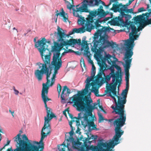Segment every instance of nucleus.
Here are the masks:
<instances>
[{
	"label": "nucleus",
	"instance_id": "nucleus-1",
	"mask_svg": "<svg viewBox=\"0 0 151 151\" xmlns=\"http://www.w3.org/2000/svg\"><path fill=\"white\" fill-rule=\"evenodd\" d=\"M99 65L100 70L96 76L95 81L90 83L91 81L93 80L94 77L91 75V77H88L86 81V84L85 88L82 91L78 92V96L75 95L72 96V101L74 105L76 106L77 110L79 111L86 110L90 114H91L93 110L95 108V106L97 104L96 103H94L93 106L92 105L91 103L92 102V100H90L87 97H83V96L88 93V89L91 86H95L96 85H99V78L102 77L103 74L105 76L104 71L108 69L107 65L104 61H102V63H100Z\"/></svg>",
	"mask_w": 151,
	"mask_h": 151
},
{
	"label": "nucleus",
	"instance_id": "nucleus-2",
	"mask_svg": "<svg viewBox=\"0 0 151 151\" xmlns=\"http://www.w3.org/2000/svg\"><path fill=\"white\" fill-rule=\"evenodd\" d=\"M126 121L119 117L114 120L113 124L115 127V134L111 141L109 143L100 142L98 145L97 151H105L107 148L109 147L113 148L115 145L120 143L119 138L124 133V131L121 128L125 124Z\"/></svg>",
	"mask_w": 151,
	"mask_h": 151
},
{
	"label": "nucleus",
	"instance_id": "nucleus-3",
	"mask_svg": "<svg viewBox=\"0 0 151 151\" xmlns=\"http://www.w3.org/2000/svg\"><path fill=\"white\" fill-rule=\"evenodd\" d=\"M47 113L46 116L44 117V123L42 128L41 133V137L40 141L37 142L35 141H30L31 147H35L38 149V150L43 151L44 148V144L43 141L45 137H47V135L50 133L51 127L50 124V122L53 118L56 117L55 115L52 112L51 109L46 105H45Z\"/></svg>",
	"mask_w": 151,
	"mask_h": 151
},
{
	"label": "nucleus",
	"instance_id": "nucleus-4",
	"mask_svg": "<svg viewBox=\"0 0 151 151\" xmlns=\"http://www.w3.org/2000/svg\"><path fill=\"white\" fill-rule=\"evenodd\" d=\"M129 88V82H126L125 89L123 90L121 94V96L116 95L111 96L114 99L115 105L112 106L111 107L113 109V113L119 116V117L126 120V114L124 110V104L127 102V97Z\"/></svg>",
	"mask_w": 151,
	"mask_h": 151
},
{
	"label": "nucleus",
	"instance_id": "nucleus-5",
	"mask_svg": "<svg viewBox=\"0 0 151 151\" xmlns=\"http://www.w3.org/2000/svg\"><path fill=\"white\" fill-rule=\"evenodd\" d=\"M44 63H42L40 62L37 63V65L39 66V69L41 68L40 70L39 69L35 70V75L36 77L39 81L42 80L43 74L46 75L47 82L46 84L48 85L50 83V81L49 79L50 76L52 73V67L50 63V55H46L45 56V58H42Z\"/></svg>",
	"mask_w": 151,
	"mask_h": 151
},
{
	"label": "nucleus",
	"instance_id": "nucleus-6",
	"mask_svg": "<svg viewBox=\"0 0 151 151\" xmlns=\"http://www.w3.org/2000/svg\"><path fill=\"white\" fill-rule=\"evenodd\" d=\"M81 3L82 5L81 6H79V5H78L76 6V9H73L74 16L81 18L82 17V16L80 15L78 12L89 13V14L87 19L90 20L94 21L93 18L97 15V11H91L88 9L89 7H93L95 6L93 3V1L84 0Z\"/></svg>",
	"mask_w": 151,
	"mask_h": 151
},
{
	"label": "nucleus",
	"instance_id": "nucleus-7",
	"mask_svg": "<svg viewBox=\"0 0 151 151\" xmlns=\"http://www.w3.org/2000/svg\"><path fill=\"white\" fill-rule=\"evenodd\" d=\"M62 44L58 43H55L54 46L52 47L51 51L53 52V60L51 62L52 65L55 67V68L59 69L61 67L62 61L61 60L62 56L65 55L66 53L74 52L71 49L66 50L64 48L65 51L62 53L60 56V51L63 47L61 46Z\"/></svg>",
	"mask_w": 151,
	"mask_h": 151
},
{
	"label": "nucleus",
	"instance_id": "nucleus-8",
	"mask_svg": "<svg viewBox=\"0 0 151 151\" xmlns=\"http://www.w3.org/2000/svg\"><path fill=\"white\" fill-rule=\"evenodd\" d=\"M103 75H104V74ZM118 75V73L116 74V76H115L114 75L111 76L109 73V75H107L106 76L105 75L104 76L106 81H110L111 77L112 78V83L109 84L108 86H106V90L105 91L106 93H109L108 95L109 96H112L111 93H112L113 96L116 95L117 85L118 84V88H119L122 83V78H120V79L119 78Z\"/></svg>",
	"mask_w": 151,
	"mask_h": 151
},
{
	"label": "nucleus",
	"instance_id": "nucleus-9",
	"mask_svg": "<svg viewBox=\"0 0 151 151\" xmlns=\"http://www.w3.org/2000/svg\"><path fill=\"white\" fill-rule=\"evenodd\" d=\"M22 131L20 130L19 133L17 134L13 139L15 142L16 143L15 146V149H18L24 148L31 147V145L30 144L31 140H29L27 136L25 134L22 135V138L21 134Z\"/></svg>",
	"mask_w": 151,
	"mask_h": 151
},
{
	"label": "nucleus",
	"instance_id": "nucleus-10",
	"mask_svg": "<svg viewBox=\"0 0 151 151\" xmlns=\"http://www.w3.org/2000/svg\"><path fill=\"white\" fill-rule=\"evenodd\" d=\"M57 31V33L55 32L54 35L55 36L57 34H58L59 37V41L61 42L60 43L62 44V45H61L62 47L65 46L66 48L67 49L68 47L66 46L74 45L77 43V40L75 39H70L68 40L65 41L63 38H66L67 36L68 37L69 36L68 35H66L65 33L63 32V29L60 28L59 26L58 27Z\"/></svg>",
	"mask_w": 151,
	"mask_h": 151
},
{
	"label": "nucleus",
	"instance_id": "nucleus-11",
	"mask_svg": "<svg viewBox=\"0 0 151 151\" xmlns=\"http://www.w3.org/2000/svg\"><path fill=\"white\" fill-rule=\"evenodd\" d=\"M134 42H132L126 41L124 44L125 47L124 50L125 51L124 60L125 62V64L126 65L127 63H130L129 66L132 60V57L133 54V48L134 46Z\"/></svg>",
	"mask_w": 151,
	"mask_h": 151
},
{
	"label": "nucleus",
	"instance_id": "nucleus-12",
	"mask_svg": "<svg viewBox=\"0 0 151 151\" xmlns=\"http://www.w3.org/2000/svg\"><path fill=\"white\" fill-rule=\"evenodd\" d=\"M56 75L55 73H53L51 78V83L50 84H46V83H43L42 88V91L41 97L45 105L47 106V102L51 100L47 96V94L48 92V89L50 86H52L54 83Z\"/></svg>",
	"mask_w": 151,
	"mask_h": 151
},
{
	"label": "nucleus",
	"instance_id": "nucleus-13",
	"mask_svg": "<svg viewBox=\"0 0 151 151\" xmlns=\"http://www.w3.org/2000/svg\"><path fill=\"white\" fill-rule=\"evenodd\" d=\"M34 42L35 43V47L37 48L40 52L42 58H43L44 55L43 53L45 52L47 50L48 51L49 53L50 54V52L47 48L48 46L46 47V43L47 42L45 38H42L41 40H38L37 42L36 41V38H34Z\"/></svg>",
	"mask_w": 151,
	"mask_h": 151
},
{
	"label": "nucleus",
	"instance_id": "nucleus-14",
	"mask_svg": "<svg viewBox=\"0 0 151 151\" xmlns=\"http://www.w3.org/2000/svg\"><path fill=\"white\" fill-rule=\"evenodd\" d=\"M129 27L131 29L132 32L129 33V39L127 40L126 41L134 42V40H136L138 37V36L136 34L139 30L137 29L134 24H130Z\"/></svg>",
	"mask_w": 151,
	"mask_h": 151
},
{
	"label": "nucleus",
	"instance_id": "nucleus-15",
	"mask_svg": "<svg viewBox=\"0 0 151 151\" xmlns=\"http://www.w3.org/2000/svg\"><path fill=\"white\" fill-rule=\"evenodd\" d=\"M86 111V112L88 114V115H86L85 116V120L86 122V124L88 126V130L91 131V130H94L96 129V125L94 124L93 122V118L92 116V112L91 114H89L86 110L83 111Z\"/></svg>",
	"mask_w": 151,
	"mask_h": 151
},
{
	"label": "nucleus",
	"instance_id": "nucleus-16",
	"mask_svg": "<svg viewBox=\"0 0 151 151\" xmlns=\"http://www.w3.org/2000/svg\"><path fill=\"white\" fill-rule=\"evenodd\" d=\"M88 115V114L84 113L83 112H81L78 114V116L77 117H74L75 119H76L75 122H76V125H80V121L81 120L82 125H83L85 127H86L87 126V124H84V122H86L85 119V116H86V115Z\"/></svg>",
	"mask_w": 151,
	"mask_h": 151
},
{
	"label": "nucleus",
	"instance_id": "nucleus-17",
	"mask_svg": "<svg viewBox=\"0 0 151 151\" xmlns=\"http://www.w3.org/2000/svg\"><path fill=\"white\" fill-rule=\"evenodd\" d=\"M134 0H129L128 3H127L126 5H123L122 4L120 3L118 4H113V6L111 9L113 10L114 12H116L119 11V10H122L124 9V7H127V6L130 4L132 3V1Z\"/></svg>",
	"mask_w": 151,
	"mask_h": 151
},
{
	"label": "nucleus",
	"instance_id": "nucleus-18",
	"mask_svg": "<svg viewBox=\"0 0 151 151\" xmlns=\"http://www.w3.org/2000/svg\"><path fill=\"white\" fill-rule=\"evenodd\" d=\"M145 16L146 15L145 14H143L142 15L137 16L134 18V20L136 23V24H139L140 25V27L139 28L140 30H142L144 27L143 25H144V22L145 19Z\"/></svg>",
	"mask_w": 151,
	"mask_h": 151
},
{
	"label": "nucleus",
	"instance_id": "nucleus-19",
	"mask_svg": "<svg viewBox=\"0 0 151 151\" xmlns=\"http://www.w3.org/2000/svg\"><path fill=\"white\" fill-rule=\"evenodd\" d=\"M111 29V30H114L113 28H111L110 27H103L101 28L97 29V32L95 33L94 35V38L95 39L98 38L101 35L102 32H109Z\"/></svg>",
	"mask_w": 151,
	"mask_h": 151
},
{
	"label": "nucleus",
	"instance_id": "nucleus-20",
	"mask_svg": "<svg viewBox=\"0 0 151 151\" xmlns=\"http://www.w3.org/2000/svg\"><path fill=\"white\" fill-rule=\"evenodd\" d=\"M117 60V59L115 57H112V56L109 55H108L105 56L104 58L103 59L101 60V63H99L98 64H99L101 63V64L102 61H104L106 63L105 61L106 60L108 61V63L112 65V62L113 61H115Z\"/></svg>",
	"mask_w": 151,
	"mask_h": 151
},
{
	"label": "nucleus",
	"instance_id": "nucleus-21",
	"mask_svg": "<svg viewBox=\"0 0 151 151\" xmlns=\"http://www.w3.org/2000/svg\"><path fill=\"white\" fill-rule=\"evenodd\" d=\"M130 63V62H127L126 65H124V68L125 75V79L126 82H129V81L130 75L129 73V70L131 66H129Z\"/></svg>",
	"mask_w": 151,
	"mask_h": 151
},
{
	"label": "nucleus",
	"instance_id": "nucleus-22",
	"mask_svg": "<svg viewBox=\"0 0 151 151\" xmlns=\"http://www.w3.org/2000/svg\"><path fill=\"white\" fill-rule=\"evenodd\" d=\"M94 21L90 20L88 19H87L86 23L85 26H83L82 27H83L85 29V32L86 30L87 31L90 32L91 30V27L92 26L91 23H92Z\"/></svg>",
	"mask_w": 151,
	"mask_h": 151
},
{
	"label": "nucleus",
	"instance_id": "nucleus-23",
	"mask_svg": "<svg viewBox=\"0 0 151 151\" xmlns=\"http://www.w3.org/2000/svg\"><path fill=\"white\" fill-rule=\"evenodd\" d=\"M85 32V29L83 27H81L78 29L74 28L73 29L72 31L69 32L68 36L71 35L75 33H83Z\"/></svg>",
	"mask_w": 151,
	"mask_h": 151
},
{
	"label": "nucleus",
	"instance_id": "nucleus-24",
	"mask_svg": "<svg viewBox=\"0 0 151 151\" xmlns=\"http://www.w3.org/2000/svg\"><path fill=\"white\" fill-rule=\"evenodd\" d=\"M123 17L122 16V17L120 16L116 17L113 19V22L114 24L119 26L120 24L124 23V22L122 19Z\"/></svg>",
	"mask_w": 151,
	"mask_h": 151
},
{
	"label": "nucleus",
	"instance_id": "nucleus-25",
	"mask_svg": "<svg viewBox=\"0 0 151 151\" xmlns=\"http://www.w3.org/2000/svg\"><path fill=\"white\" fill-rule=\"evenodd\" d=\"M118 11L120 13V15L122 16L124 15V13H132L133 12V9H128L127 7H124V9L122 10H120Z\"/></svg>",
	"mask_w": 151,
	"mask_h": 151
},
{
	"label": "nucleus",
	"instance_id": "nucleus-26",
	"mask_svg": "<svg viewBox=\"0 0 151 151\" xmlns=\"http://www.w3.org/2000/svg\"><path fill=\"white\" fill-rule=\"evenodd\" d=\"M114 68V67L111 65V66L109 68V69L111 71V73H110L111 76H112L114 75L115 76H116V74L118 73V78L120 79L121 77V78H122V76L120 74V73H119L118 71H116V73H115Z\"/></svg>",
	"mask_w": 151,
	"mask_h": 151
},
{
	"label": "nucleus",
	"instance_id": "nucleus-27",
	"mask_svg": "<svg viewBox=\"0 0 151 151\" xmlns=\"http://www.w3.org/2000/svg\"><path fill=\"white\" fill-rule=\"evenodd\" d=\"M65 3H68V4L67 5V8L70 10H71L73 7H74L75 6L73 5V0H64Z\"/></svg>",
	"mask_w": 151,
	"mask_h": 151
},
{
	"label": "nucleus",
	"instance_id": "nucleus-28",
	"mask_svg": "<svg viewBox=\"0 0 151 151\" xmlns=\"http://www.w3.org/2000/svg\"><path fill=\"white\" fill-rule=\"evenodd\" d=\"M92 89L91 90V91L92 92L94 93L95 96H104L106 94L105 93V94H104L103 95H100L98 94L99 91H98V88H97L95 86H92ZM108 96H109L108 94L109 93H108Z\"/></svg>",
	"mask_w": 151,
	"mask_h": 151
},
{
	"label": "nucleus",
	"instance_id": "nucleus-29",
	"mask_svg": "<svg viewBox=\"0 0 151 151\" xmlns=\"http://www.w3.org/2000/svg\"><path fill=\"white\" fill-rule=\"evenodd\" d=\"M97 136H95L94 135H92L91 136L89 137H88L85 140V142H84V143H87V142L89 143L90 144L93 141H94L97 138Z\"/></svg>",
	"mask_w": 151,
	"mask_h": 151
},
{
	"label": "nucleus",
	"instance_id": "nucleus-30",
	"mask_svg": "<svg viewBox=\"0 0 151 151\" xmlns=\"http://www.w3.org/2000/svg\"><path fill=\"white\" fill-rule=\"evenodd\" d=\"M69 144L67 143V145H66L65 144L64 142L62 144L60 145V146L58 145V149L59 151H65V147H68V145Z\"/></svg>",
	"mask_w": 151,
	"mask_h": 151
},
{
	"label": "nucleus",
	"instance_id": "nucleus-31",
	"mask_svg": "<svg viewBox=\"0 0 151 151\" xmlns=\"http://www.w3.org/2000/svg\"><path fill=\"white\" fill-rule=\"evenodd\" d=\"M97 15L98 16V17L100 18L104 17L106 14L104 10H99L97 9Z\"/></svg>",
	"mask_w": 151,
	"mask_h": 151
},
{
	"label": "nucleus",
	"instance_id": "nucleus-32",
	"mask_svg": "<svg viewBox=\"0 0 151 151\" xmlns=\"http://www.w3.org/2000/svg\"><path fill=\"white\" fill-rule=\"evenodd\" d=\"M102 22V21H101L99 19L96 20V21L94 22L95 26L96 29H99V28L100 27H103L101 25V23Z\"/></svg>",
	"mask_w": 151,
	"mask_h": 151
},
{
	"label": "nucleus",
	"instance_id": "nucleus-33",
	"mask_svg": "<svg viewBox=\"0 0 151 151\" xmlns=\"http://www.w3.org/2000/svg\"><path fill=\"white\" fill-rule=\"evenodd\" d=\"M114 45H116V43L115 42H112V43H111L108 40H106L105 44L103 45V48L108 47L110 46L112 47Z\"/></svg>",
	"mask_w": 151,
	"mask_h": 151
},
{
	"label": "nucleus",
	"instance_id": "nucleus-34",
	"mask_svg": "<svg viewBox=\"0 0 151 151\" xmlns=\"http://www.w3.org/2000/svg\"><path fill=\"white\" fill-rule=\"evenodd\" d=\"M32 147H28L18 149H15L14 151H32Z\"/></svg>",
	"mask_w": 151,
	"mask_h": 151
},
{
	"label": "nucleus",
	"instance_id": "nucleus-35",
	"mask_svg": "<svg viewBox=\"0 0 151 151\" xmlns=\"http://www.w3.org/2000/svg\"><path fill=\"white\" fill-rule=\"evenodd\" d=\"M105 41H106V40L105 37L103 36H101L99 40L97 41V42L99 43V44L101 45H103L105 44Z\"/></svg>",
	"mask_w": 151,
	"mask_h": 151
},
{
	"label": "nucleus",
	"instance_id": "nucleus-36",
	"mask_svg": "<svg viewBox=\"0 0 151 151\" xmlns=\"http://www.w3.org/2000/svg\"><path fill=\"white\" fill-rule=\"evenodd\" d=\"M66 88H67V86H63L61 95V98L62 100H65V96L64 95H65L66 96L67 95L65 93L64 94V92L66 91Z\"/></svg>",
	"mask_w": 151,
	"mask_h": 151
},
{
	"label": "nucleus",
	"instance_id": "nucleus-37",
	"mask_svg": "<svg viewBox=\"0 0 151 151\" xmlns=\"http://www.w3.org/2000/svg\"><path fill=\"white\" fill-rule=\"evenodd\" d=\"M112 66L114 67L118 70L117 71H118L119 73H120V74L121 75V68L119 66L116 64L115 61H113L112 62Z\"/></svg>",
	"mask_w": 151,
	"mask_h": 151
},
{
	"label": "nucleus",
	"instance_id": "nucleus-38",
	"mask_svg": "<svg viewBox=\"0 0 151 151\" xmlns=\"http://www.w3.org/2000/svg\"><path fill=\"white\" fill-rule=\"evenodd\" d=\"M99 79L100 81L99 83V85H98L101 86V85L106 82V86H108L109 84L108 82L107 81H106L105 78H104L102 77L101 78H99Z\"/></svg>",
	"mask_w": 151,
	"mask_h": 151
},
{
	"label": "nucleus",
	"instance_id": "nucleus-39",
	"mask_svg": "<svg viewBox=\"0 0 151 151\" xmlns=\"http://www.w3.org/2000/svg\"><path fill=\"white\" fill-rule=\"evenodd\" d=\"M98 115L99 116V122H102L103 120H105L104 117H103L102 114L99 112L98 113Z\"/></svg>",
	"mask_w": 151,
	"mask_h": 151
},
{
	"label": "nucleus",
	"instance_id": "nucleus-40",
	"mask_svg": "<svg viewBox=\"0 0 151 151\" xmlns=\"http://www.w3.org/2000/svg\"><path fill=\"white\" fill-rule=\"evenodd\" d=\"M96 71V68L94 66V65H92L91 69V75L93 77H95Z\"/></svg>",
	"mask_w": 151,
	"mask_h": 151
},
{
	"label": "nucleus",
	"instance_id": "nucleus-41",
	"mask_svg": "<svg viewBox=\"0 0 151 151\" xmlns=\"http://www.w3.org/2000/svg\"><path fill=\"white\" fill-rule=\"evenodd\" d=\"M60 16H61L63 17V21L65 22H67V21H68V16L67 14V15L65 14H63V15H60Z\"/></svg>",
	"mask_w": 151,
	"mask_h": 151
},
{
	"label": "nucleus",
	"instance_id": "nucleus-42",
	"mask_svg": "<svg viewBox=\"0 0 151 151\" xmlns=\"http://www.w3.org/2000/svg\"><path fill=\"white\" fill-rule=\"evenodd\" d=\"M151 24V18L149 19H145L144 22V26H146L147 25Z\"/></svg>",
	"mask_w": 151,
	"mask_h": 151
},
{
	"label": "nucleus",
	"instance_id": "nucleus-43",
	"mask_svg": "<svg viewBox=\"0 0 151 151\" xmlns=\"http://www.w3.org/2000/svg\"><path fill=\"white\" fill-rule=\"evenodd\" d=\"M86 50H85L84 51V55L85 56L89 58V55L90 54V51L88 50V48L86 49Z\"/></svg>",
	"mask_w": 151,
	"mask_h": 151
},
{
	"label": "nucleus",
	"instance_id": "nucleus-44",
	"mask_svg": "<svg viewBox=\"0 0 151 151\" xmlns=\"http://www.w3.org/2000/svg\"><path fill=\"white\" fill-rule=\"evenodd\" d=\"M87 41L82 40V45L83 46H86V49L88 48V49H89Z\"/></svg>",
	"mask_w": 151,
	"mask_h": 151
},
{
	"label": "nucleus",
	"instance_id": "nucleus-45",
	"mask_svg": "<svg viewBox=\"0 0 151 151\" xmlns=\"http://www.w3.org/2000/svg\"><path fill=\"white\" fill-rule=\"evenodd\" d=\"M62 89V86L59 83L58 84L57 86V90L58 93V95H59L60 94Z\"/></svg>",
	"mask_w": 151,
	"mask_h": 151
},
{
	"label": "nucleus",
	"instance_id": "nucleus-46",
	"mask_svg": "<svg viewBox=\"0 0 151 151\" xmlns=\"http://www.w3.org/2000/svg\"><path fill=\"white\" fill-rule=\"evenodd\" d=\"M122 17H125L126 19V20L127 21L128 19H129L131 18V16L130 15H129L128 14H125L124 13V15L123 16H122Z\"/></svg>",
	"mask_w": 151,
	"mask_h": 151
},
{
	"label": "nucleus",
	"instance_id": "nucleus-47",
	"mask_svg": "<svg viewBox=\"0 0 151 151\" xmlns=\"http://www.w3.org/2000/svg\"><path fill=\"white\" fill-rule=\"evenodd\" d=\"M67 111L68 112V114L69 110L68 108L65 109L63 112V114L66 117H67V114L66 113V112Z\"/></svg>",
	"mask_w": 151,
	"mask_h": 151
},
{
	"label": "nucleus",
	"instance_id": "nucleus-48",
	"mask_svg": "<svg viewBox=\"0 0 151 151\" xmlns=\"http://www.w3.org/2000/svg\"><path fill=\"white\" fill-rule=\"evenodd\" d=\"M99 44H100L99 43H98V42H97V41H95L93 43L94 47L97 48L98 45Z\"/></svg>",
	"mask_w": 151,
	"mask_h": 151
},
{
	"label": "nucleus",
	"instance_id": "nucleus-49",
	"mask_svg": "<svg viewBox=\"0 0 151 151\" xmlns=\"http://www.w3.org/2000/svg\"><path fill=\"white\" fill-rule=\"evenodd\" d=\"M74 140V139L73 137H70L68 138V139H66L67 141L68 142H73Z\"/></svg>",
	"mask_w": 151,
	"mask_h": 151
},
{
	"label": "nucleus",
	"instance_id": "nucleus-50",
	"mask_svg": "<svg viewBox=\"0 0 151 151\" xmlns=\"http://www.w3.org/2000/svg\"><path fill=\"white\" fill-rule=\"evenodd\" d=\"M95 53L98 57H99L101 55V51L98 49H97Z\"/></svg>",
	"mask_w": 151,
	"mask_h": 151
},
{
	"label": "nucleus",
	"instance_id": "nucleus-51",
	"mask_svg": "<svg viewBox=\"0 0 151 151\" xmlns=\"http://www.w3.org/2000/svg\"><path fill=\"white\" fill-rule=\"evenodd\" d=\"M90 148L91 150H92L95 151L96 150L97 151V147H96L95 146H91L90 147Z\"/></svg>",
	"mask_w": 151,
	"mask_h": 151
},
{
	"label": "nucleus",
	"instance_id": "nucleus-52",
	"mask_svg": "<svg viewBox=\"0 0 151 151\" xmlns=\"http://www.w3.org/2000/svg\"><path fill=\"white\" fill-rule=\"evenodd\" d=\"M82 20H83V21L80 19H79L78 20V22L79 24H81L82 25H83L84 23L83 21H85L83 19Z\"/></svg>",
	"mask_w": 151,
	"mask_h": 151
},
{
	"label": "nucleus",
	"instance_id": "nucleus-53",
	"mask_svg": "<svg viewBox=\"0 0 151 151\" xmlns=\"http://www.w3.org/2000/svg\"><path fill=\"white\" fill-rule=\"evenodd\" d=\"M60 13V15H63V14H65L66 15H67V13H65L63 8H62L61 9V12Z\"/></svg>",
	"mask_w": 151,
	"mask_h": 151
},
{
	"label": "nucleus",
	"instance_id": "nucleus-54",
	"mask_svg": "<svg viewBox=\"0 0 151 151\" xmlns=\"http://www.w3.org/2000/svg\"><path fill=\"white\" fill-rule=\"evenodd\" d=\"M145 10L143 7L140 8L138 9V12H143Z\"/></svg>",
	"mask_w": 151,
	"mask_h": 151
},
{
	"label": "nucleus",
	"instance_id": "nucleus-55",
	"mask_svg": "<svg viewBox=\"0 0 151 151\" xmlns=\"http://www.w3.org/2000/svg\"><path fill=\"white\" fill-rule=\"evenodd\" d=\"M75 120L74 119H73L71 120L69 122V124L70 126V127H71L72 126V124L73 122H75Z\"/></svg>",
	"mask_w": 151,
	"mask_h": 151
},
{
	"label": "nucleus",
	"instance_id": "nucleus-56",
	"mask_svg": "<svg viewBox=\"0 0 151 151\" xmlns=\"http://www.w3.org/2000/svg\"><path fill=\"white\" fill-rule=\"evenodd\" d=\"M110 17H106L104 19V20L102 21V22H106L109 19H110Z\"/></svg>",
	"mask_w": 151,
	"mask_h": 151
},
{
	"label": "nucleus",
	"instance_id": "nucleus-57",
	"mask_svg": "<svg viewBox=\"0 0 151 151\" xmlns=\"http://www.w3.org/2000/svg\"><path fill=\"white\" fill-rule=\"evenodd\" d=\"M68 114L69 117L72 119V120L74 119L75 118H74V117H73V116L72 114L70 113L69 112Z\"/></svg>",
	"mask_w": 151,
	"mask_h": 151
},
{
	"label": "nucleus",
	"instance_id": "nucleus-58",
	"mask_svg": "<svg viewBox=\"0 0 151 151\" xmlns=\"http://www.w3.org/2000/svg\"><path fill=\"white\" fill-rule=\"evenodd\" d=\"M97 49V48H96L94 47L93 48V47H92V48H91V50L92 52H95L96 53Z\"/></svg>",
	"mask_w": 151,
	"mask_h": 151
},
{
	"label": "nucleus",
	"instance_id": "nucleus-59",
	"mask_svg": "<svg viewBox=\"0 0 151 151\" xmlns=\"http://www.w3.org/2000/svg\"><path fill=\"white\" fill-rule=\"evenodd\" d=\"M70 136L71 137H73V136L74 134V132L73 131H71L69 132Z\"/></svg>",
	"mask_w": 151,
	"mask_h": 151
},
{
	"label": "nucleus",
	"instance_id": "nucleus-60",
	"mask_svg": "<svg viewBox=\"0 0 151 151\" xmlns=\"http://www.w3.org/2000/svg\"><path fill=\"white\" fill-rule=\"evenodd\" d=\"M66 91H67V93L68 94H70V90L67 87V88H66Z\"/></svg>",
	"mask_w": 151,
	"mask_h": 151
},
{
	"label": "nucleus",
	"instance_id": "nucleus-61",
	"mask_svg": "<svg viewBox=\"0 0 151 151\" xmlns=\"http://www.w3.org/2000/svg\"><path fill=\"white\" fill-rule=\"evenodd\" d=\"M78 44L79 45H80L81 44V39H79L77 40V43H76Z\"/></svg>",
	"mask_w": 151,
	"mask_h": 151
},
{
	"label": "nucleus",
	"instance_id": "nucleus-62",
	"mask_svg": "<svg viewBox=\"0 0 151 151\" xmlns=\"http://www.w3.org/2000/svg\"><path fill=\"white\" fill-rule=\"evenodd\" d=\"M32 151H40L39 150H38V149L35 147H32Z\"/></svg>",
	"mask_w": 151,
	"mask_h": 151
},
{
	"label": "nucleus",
	"instance_id": "nucleus-63",
	"mask_svg": "<svg viewBox=\"0 0 151 151\" xmlns=\"http://www.w3.org/2000/svg\"><path fill=\"white\" fill-rule=\"evenodd\" d=\"M111 147H109L108 148H107V150H105V151H114V150H112L111 149Z\"/></svg>",
	"mask_w": 151,
	"mask_h": 151
},
{
	"label": "nucleus",
	"instance_id": "nucleus-64",
	"mask_svg": "<svg viewBox=\"0 0 151 151\" xmlns=\"http://www.w3.org/2000/svg\"><path fill=\"white\" fill-rule=\"evenodd\" d=\"M99 106L101 110L102 111H104V109L102 106L99 105Z\"/></svg>",
	"mask_w": 151,
	"mask_h": 151
}]
</instances>
